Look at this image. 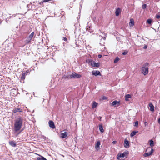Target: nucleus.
Listing matches in <instances>:
<instances>
[{
	"label": "nucleus",
	"instance_id": "obj_36",
	"mask_svg": "<svg viewBox=\"0 0 160 160\" xmlns=\"http://www.w3.org/2000/svg\"><path fill=\"white\" fill-rule=\"evenodd\" d=\"M42 160H47L44 157H43V156H42Z\"/></svg>",
	"mask_w": 160,
	"mask_h": 160
},
{
	"label": "nucleus",
	"instance_id": "obj_6",
	"mask_svg": "<svg viewBox=\"0 0 160 160\" xmlns=\"http://www.w3.org/2000/svg\"><path fill=\"white\" fill-rule=\"evenodd\" d=\"M81 77L82 76L81 75L77 74L76 72H74L72 74L70 75V78H79Z\"/></svg>",
	"mask_w": 160,
	"mask_h": 160
},
{
	"label": "nucleus",
	"instance_id": "obj_30",
	"mask_svg": "<svg viewBox=\"0 0 160 160\" xmlns=\"http://www.w3.org/2000/svg\"><path fill=\"white\" fill-rule=\"evenodd\" d=\"M146 7H147L146 5L145 4H143L142 5V8L143 9H145L146 8Z\"/></svg>",
	"mask_w": 160,
	"mask_h": 160
},
{
	"label": "nucleus",
	"instance_id": "obj_11",
	"mask_svg": "<svg viewBox=\"0 0 160 160\" xmlns=\"http://www.w3.org/2000/svg\"><path fill=\"white\" fill-rule=\"evenodd\" d=\"M121 10L120 8H118L116 10L115 14L117 16H118L121 13Z\"/></svg>",
	"mask_w": 160,
	"mask_h": 160
},
{
	"label": "nucleus",
	"instance_id": "obj_22",
	"mask_svg": "<svg viewBox=\"0 0 160 160\" xmlns=\"http://www.w3.org/2000/svg\"><path fill=\"white\" fill-rule=\"evenodd\" d=\"M35 33L34 32H32L29 35L28 38L29 39H32L34 36Z\"/></svg>",
	"mask_w": 160,
	"mask_h": 160
},
{
	"label": "nucleus",
	"instance_id": "obj_16",
	"mask_svg": "<svg viewBox=\"0 0 160 160\" xmlns=\"http://www.w3.org/2000/svg\"><path fill=\"white\" fill-rule=\"evenodd\" d=\"M100 144L101 143L100 141H98L97 142L95 146V148L96 149H97L99 147V146L100 145Z\"/></svg>",
	"mask_w": 160,
	"mask_h": 160
},
{
	"label": "nucleus",
	"instance_id": "obj_43",
	"mask_svg": "<svg viewBox=\"0 0 160 160\" xmlns=\"http://www.w3.org/2000/svg\"><path fill=\"white\" fill-rule=\"evenodd\" d=\"M99 117L100 118H99L100 120H101V117Z\"/></svg>",
	"mask_w": 160,
	"mask_h": 160
},
{
	"label": "nucleus",
	"instance_id": "obj_34",
	"mask_svg": "<svg viewBox=\"0 0 160 160\" xmlns=\"http://www.w3.org/2000/svg\"><path fill=\"white\" fill-rule=\"evenodd\" d=\"M102 98L103 99H107L108 98L106 97L103 96V97H102Z\"/></svg>",
	"mask_w": 160,
	"mask_h": 160
},
{
	"label": "nucleus",
	"instance_id": "obj_40",
	"mask_svg": "<svg viewBox=\"0 0 160 160\" xmlns=\"http://www.w3.org/2000/svg\"><path fill=\"white\" fill-rule=\"evenodd\" d=\"M122 54L123 55H125L127 54V52H122Z\"/></svg>",
	"mask_w": 160,
	"mask_h": 160
},
{
	"label": "nucleus",
	"instance_id": "obj_2",
	"mask_svg": "<svg viewBox=\"0 0 160 160\" xmlns=\"http://www.w3.org/2000/svg\"><path fill=\"white\" fill-rule=\"evenodd\" d=\"M148 63H147L143 65L141 68L142 73L144 75L147 74L148 72Z\"/></svg>",
	"mask_w": 160,
	"mask_h": 160
},
{
	"label": "nucleus",
	"instance_id": "obj_8",
	"mask_svg": "<svg viewBox=\"0 0 160 160\" xmlns=\"http://www.w3.org/2000/svg\"><path fill=\"white\" fill-rule=\"evenodd\" d=\"M23 110L19 108H17L13 110L12 112L13 113H15L18 112H22Z\"/></svg>",
	"mask_w": 160,
	"mask_h": 160
},
{
	"label": "nucleus",
	"instance_id": "obj_45",
	"mask_svg": "<svg viewBox=\"0 0 160 160\" xmlns=\"http://www.w3.org/2000/svg\"><path fill=\"white\" fill-rule=\"evenodd\" d=\"M103 39H105L106 38H105V37H104L103 38Z\"/></svg>",
	"mask_w": 160,
	"mask_h": 160
},
{
	"label": "nucleus",
	"instance_id": "obj_14",
	"mask_svg": "<svg viewBox=\"0 0 160 160\" xmlns=\"http://www.w3.org/2000/svg\"><path fill=\"white\" fill-rule=\"evenodd\" d=\"M90 65L92 66H93V63L94 62L92 60H88L86 61Z\"/></svg>",
	"mask_w": 160,
	"mask_h": 160
},
{
	"label": "nucleus",
	"instance_id": "obj_32",
	"mask_svg": "<svg viewBox=\"0 0 160 160\" xmlns=\"http://www.w3.org/2000/svg\"><path fill=\"white\" fill-rule=\"evenodd\" d=\"M156 17L157 19H159L160 18V16L159 15L157 14Z\"/></svg>",
	"mask_w": 160,
	"mask_h": 160
},
{
	"label": "nucleus",
	"instance_id": "obj_5",
	"mask_svg": "<svg viewBox=\"0 0 160 160\" xmlns=\"http://www.w3.org/2000/svg\"><path fill=\"white\" fill-rule=\"evenodd\" d=\"M129 153L128 151L123 152L122 153L118 154L117 156V158L118 159H120L121 157L124 158L127 156Z\"/></svg>",
	"mask_w": 160,
	"mask_h": 160
},
{
	"label": "nucleus",
	"instance_id": "obj_33",
	"mask_svg": "<svg viewBox=\"0 0 160 160\" xmlns=\"http://www.w3.org/2000/svg\"><path fill=\"white\" fill-rule=\"evenodd\" d=\"M42 156H40V157H38L37 158L38 160H42Z\"/></svg>",
	"mask_w": 160,
	"mask_h": 160
},
{
	"label": "nucleus",
	"instance_id": "obj_23",
	"mask_svg": "<svg viewBox=\"0 0 160 160\" xmlns=\"http://www.w3.org/2000/svg\"><path fill=\"white\" fill-rule=\"evenodd\" d=\"M31 39L29 38L28 37L27 39L25 40V42L26 44H28L31 42Z\"/></svg>",
	"mask_w": 160,
	"mask_h": 160
},
{
	"label": "nucleus",
	"instance_id": "obj_29",
	"mask_svg": "<svg viewBox=\"0 0 160 160\" xmlns=\"http://www.w3.org/2000/svg\"><path fill=\"white\" fill-rule=\"evenodd\" d=\"M138 121H136L135 122V125L134 126L136 127H137L138 126Z\"/></svg>",
	"mask_w": 160,
	"mask_h": 160
},
{
	"label": "nucleus",
	"instance_id": "obj_27",
	"mask_svg": "<svg viewBox=\"0 0 160 160\" xmlns=\"http://www.w3.org/2000/svg\"><path fill=\"white\" fill-rule=\"evenodd\" d=\"M119 60V58L118 57L116 58L114 60V62L116 63Z\"/></svg>",
	"mask_w": 160,
	"mask_h": 160
},
{
	"label": "nucleus",
	"instance_id": "obj_25",
	"mask_svg": "<svg viewBox=\"0 0 160 160\" xmlns=\"http://www.w3.org/2000/svg\"><path fill=\"white\" fill-rule=\"evenodd\" d=\"M138 132V131L136 132L134 131L132 132L130 134V136L131 137H133V136L135 135Z\"/></svg>",
	"mask_w": 160,
	"mask_h": 160
},
{
	"label": "nucleus",
	"instance_id": "obj_26",
	"mask_svg": "<svg viewBox=\"0 0 160 160\" xmlns=\"http://www.w3.org/2000/svg\"><path fill=\"white\" fill-rule=\"evenodd\" d=\"M150 146L151 147H152L154 145V142L152 140H150Z\"/></svg>",
	"mask_w": 160,
	"mask_h": 160
},
{
	"label": "nucleus",
	"instance_id": "obj_44",
	"mask_svg": "<svg viewBox=\"0 0 160 160\" xmlns=\"http://www.w3.org/2000/svg\"><path fill=\"white\" fill-rule=\"evenodd\" d=\"M99 117L100 118H99L100 120H101V117Z\"/></svg>",
	"mask_w": 160,
	"mask_h": 160
},
{
	"label": "nucleus",
	"instance_id": "obj_4",
	"mask_svg": "<svg viewBox=\"0 0 160 160\" xmlns=\"http://www.w3.org/2000/svg\"><path fill=\"white\" fill-rule=\"evenodd\" d=\"M68 130L67 129H65L63 131H62L60 133V137L62 138H63L67 137L68 136Z\"/></svg>",
	"mask_w": 160,
	"mask_h": 160
},
{
	"label": "nucleus",
	"instance_id": "obj_21",
	"mask_svg": "<svg viewBox=\"0 0 160 160\" xmlns=\"http://www.w3.org/2000/svg\"><path fill=\"white\" fill-rule=\"evenodd\" d=\"M99 129L100 131L102 132L103 133L104 131L103 128V127L102 124H100L99 125Z\"/></svg>",
	"mask_w": 160,
	"mask_h": 160
},
{
	"label": "nucleus",
	"instance_id": "obj_31",
	"mask_svg": "<svg viewBox=\"0 0 160 160\" xmlns=\"http://www.w3.org/2000/svg\"><path fill=\"white\" fill-rule=\"evenodd\" d=\"M63 39L64 41H66L67 42H68V39L67 38L65 37H63Z\"/></svg>",
	"mask_w": 160,
	"mask_h": 160
},
{
	"label": "nucleus",
	"instance_id": "obj_13",
	"mask_svg": "<svg viewBox=\"0 0 160 160\" xmlns=\"http://www.w3.org/2000/svg\"><path fill=\"white\" fill-rule=\"evenodd\" d=\"M149 106L150 107V110L152 111L153 112L154 111V106L151 103H150L149 104Z\"/></svg>",
	"mask_w": 160,
	"mask_h": 160
},
{
	"label": "nucleus",
	"instance_id": "obj_10",
	"mask_svg": "<svg viewBox=\"0 0 160 160\" xmlns=\"http://www.w3.org/2000/svg\"><path fill=\"white\" fill-rule=\"evenodd\" d=\"M124 142V147L125 148H128L129 147V142L127 139H125Z\"/></svg>",
	"mask_w": 160,
	"mask_h": 160
},
{
	"label": "nucleus",
	"instance_id": "obj_35",
	"mask_svg": "<svg viewBox=\"0 0 160 160\" xmlns=\"http://www.w3.org/2000/svg\"><path fill=\"white\" fill-rule=\"evenodd\" d=\"M148 123L147 122H145L144 123L145 126H146L148 125Z\"/></svg>",
	"mask_w": 160,
	"mask_h": 160
},
{
	"label": "nucleus",
	"instance_id": "obj_42",
	"mask_svg": "<svg viewBox=\"0 0 160 160\" xmlns=\"http://www.w3.org/2000/svg\"><path fill=\"white\" fill-rule=\"evenodd\" d=\"M158 122L159 123H160V118H159L158 119Z\"/></svg>",
	"mask_w": 160,
	"mask_h": 160
},
{
	"label": "nucleus",
	"instance_id": "obj_37",
	"mask_svg": "<svg viewBox=\"0 0 160 160\" xmlns=\"http://www.w3.org/2000/svg\"><path fill=\"white\" fill-rule=\"evenodd\" d=\"M117 143V141H114L112 142V143L113 144H115Z\"/></svg>",
	"mask_w": 160,
	"mask_h": 160
},
{
	"label": "nucleus",
	"instance_id": "obj_1",
	"mask_svg": "<svg viewBox=\"0 0 160 160\" xmlns=\"http://www.w3.org/2000/svg\"><path fill=\"white\" fill-rule=\"evenodd\" d=\"M23 119L22 117L17 118L15 121L14 124V131L16 132L18 131L22 126Z\"/></svg>",
	"mask_w": 160,
	"mask_h": 160
},
{
	"label": "nucleus",
	"instance_id": "obj_38",
	"mask_svg": "<svg viewBox=\"0 0 160 160\" xmlns=\"http://www.w3.org/2000/svg\"><path fill=\"white\" fill-rule=\"evenodd\" d=\"M148 48V46L147 45H145L143 47V48L144 49H146Z\"/></svg>",
	"mask_w": 160,
	"mask_h": 160
},
{
	"label": "nucleus",
	"instance_id": "obj_46",
	"mask_svg": "<svg viewBox=\"0 0 160 160\" xmlns=\"http://www.w3.org/2000/svg\"><path fill=\"white\" fill-rule=\"evenodd\" d=\"M42 2H41L40 3V4H41Z\"/></svg>",
	"mask_w": 160,
	"mask_h": 160
},
{
	"label": "nucleus",
	"instance_id": "obj_12",
	"mask_svg": "<svg viewBox=\"0 0 160 160\" xmlns=\"http://www.w3.org/2000/svg\"><path fill=\"white\" fill-rule=\"evenodd\" d=\"M92 74L95 75V76H97L98 75H101V73L98 71H96L95 72L92 71Z\"/></svg>",
	"mask_w": 160,
	"mask_h": 160
},
{
	"label": "nucleus",
	"instance_id": "obj_9",
	"mask_svg": "<svg viewBox=\"0 0 160 160\" xmlns=\"http://www.w3.org/2000/svg\"><path fill=\"white\" fill-rule=\"evenodd\" d=\"M49 127L52 129L55 128L54 122L52 121H50L48 122Z\"/></svg>",
	"mask_w": 160,
	"mask_h": 160
},
{
	"label": "nucleus",
	"instance_id": "obj_3",
	"mask_svg": "<svg viewBox=\"0 0 160 160\" xmlns=\"http://www.w3.org/2000/svg\"><path fill=\"white\" fill-rule=\"evenodd\" d=\"M150 150L149 152H146L143 154V156L145 157H147L150 155H152L153 153V149H151L150 148H147L146 150V152H148V151Z\"/></svg>",
	"mask_w": 160,
	"mask_h": 160
},
{
	"label": "nucleus",
	"instance_id": "obj_39",
	"mask_svg": "<svg viewBox=\"0 0 160 160\" xmlns=\"http://www.w3.org/2000/svg\"><path fill=\"white\" fill-rule=\"evenodd\" d=\"M65 78L69 79L71 78H70V75H68V76H66L65 77Z\"/></svg>",
	"mask_w": 160,
	"mask_h": 160
},
{
	"label": "nucleus",
	"instance_id": "obj_15",
	"mask_svg": "<svg viewBox=\"0 0 160 160\" xmlns=\"http://www.w3.org/2000/svg\"><path fill=\"white\" fill-rule=\"evenodd\" d=\"M9 144L13 147H15L16 146V143L14 141H9Z\"/></svg>",
	"mask_w": 160,
	"mask_h": 160
},
{
	"label": "nucleus",
	"instance_id": "obj_20",
	"mask_svg": "<svg viewBox=\"0 0 160 160\" xmlns=\"http://www.w3.org/2000/svg\"><path fill=\"white\" fill-rule=\"evenodd\" d=\"M93 67H98L100 65V63L98 62H95L93 63Z\"/></svg>",
	"mask_w": 160,
	"mask_h": 160
},
{
	"label": "nucleus",
	"instance_id": "obj_24",
	"mask_svg": "<svg viewBox=\"0 0 160 160\" xmlns=\"http://www.w3.org/2000/svg\"><path fill=\"white\" fill-rule=\"evenodd\" d=\"M22 76L21 78V80H24L25 78V73H22Z\"/></svg>",
	"mask_w": 160,
	"mask_h": 160
},
{
	"label": "nucleus",
	"instance_id": "obj_19",
	"mask_svg": "<svg viewBox=\"0 0 160 160\" xmlns=\"http://www.w3.org/2000/svg\"><path fill=\"white\" fill-rule=\"evenodd\" d=\"M98 105V103L96 102L95 101H93L92 105V108L94 109L96 108Z\"/></svg>",
	"mask_w": 160,
	"mask_h": 160
},
{
	"label": "nucleus",
	"instance_id": "obj_17",
	"mask_svg": "<svg viewBox=\"0 0 160 160\" xmlns=\"http://www.w3.org/2000/svg\"><path fill=\"white\" fill-rule=\"evenodd\" d=\"M125 100L126 101H129L128 99L131 98V96L130 95L128 94L125 95Z\"/></svg>",
	"mask_w": 160,
	"mask_h": 160
},
{
	"label": "nucleus",
	"instance_id": "obj_7",
	"mask_svg": "<svg viewBox=\"0 0 160 160\" xmlns=\"http://www.w3.org/2000/svg\"><path fill=\"white\" fill-rule=\"evenodd\" d=\"M110 105L111 106H114L115 107H118L120 105V102L116 100L114 101L110 104Z\"/></svg>",
	"mask_w": 160,
	"mask_h": 160
},
{
	"label": "nucleus",
	"instance_id": "obj_28",
	"mask_svg": "<svg viewBox=\"0 0 160 160\" xmlns=\"http://www.w3.org/2000/svg\"><path fill=\"white\" fill-rule=\"evenodd\" d=\"M152 22V20L151 19H148L147 20V22L149 24H151Z\"/></svg>",
	"mask_w": 160,
	"mask_h": 160
},
{
	"label": "nucleus",
	"instance_id": "obj_41",
	"mask_svg": "<svg viewBox=\"0 0 160 160\" xmlns=\"http://www.w3.org/2000/svg\"><path fill=\"white\" fill-rule=\"evenodd\" d=\"M102 56L101 55L99 54V55H98V57L99 58H101Z\"/></svg>",
	"mask_w": 160,
	"mask_h": 160
},
{
	"label": "nucleus",
	"instance_id": "obj_18",
	"mask_svg": "<svg viewBox=\"0 0 160 160\" xmlns=\"http://www.w3.org/2000/svg\"><path fill=\"white\" fill-rule=\"evenodd\" d=\"M130 26H133L134 25V22L133 19L131 18L130 20V22L129 23Z\"/></svg>",
	"mask_w": 160,
	"mask_h": 160
}]
</instances>
